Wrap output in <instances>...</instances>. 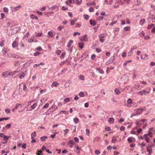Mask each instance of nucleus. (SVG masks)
Listing matches in <instances>:
<instances>
[{
    "mask_svg": "<svg viewBox=\"0 0 155 155\" xmlns=\"http://www.w3.org/2000/svg\"><path fill=\"white\" fill-rule=\"evenodd\" d=\"M143 111V109L140 108L135 110H134V112L135 113V115L137 114H140Z\"/></svg>",
    "mask_w": 155,
    "mask_h": 155,
    "instance_id": "1",
    "label": "nucleus"
},
{
    "mask_svg": "<svg viewBox=\"0 0 155 155\" xmlns=\"http://www.w3.org/2000/svg\"><path fill=\"white\" fill-rule=\"evenodd\" d=\"M10 74V73L7 71L3 73L2 74V76L4 78H5L7 77Z\"/></svg>",
    "mask_w": 155,
    "mask_h": 155,
    "instance_id": "2",
    "label": "nucleus"
},
{
    "mask_svg": "<svg viewBox=\"0 0 155 155\" xmlns=\"http://www.w3.org/2000/svg\"><path fill=\"white\" fill-rule=\"evenodd\" d=\"M148 58V55L146 54H142L141 56V58L143 59H147Z\"/></svg>",
    "mask_w": 155,
    "mask_h": 155,
    "instance_id": "3",
    "label": "nucleus"
},
{
    "mask_svg": "<svg viewBox=\"0 0 155 155\" xmlns=\"http://www.w3.org/2000/svg\"><path fill=\"white\" fill-rule=\"evenodd\" d=\"M18 45V42L15 41H14L12 44V47L13 48H15Z\"/></svg>",
    "mask_w": 155,
    "mask_h": 155,
    "instance_id": "4",
    "label": "nucleus"
},
{
    "mask_svg": "<svg viewBox=\"0 0 155 155\" xmlns=\"http://www.w3.org/2000/svg\"><path fill=\"white\" fill-rule=\"evenodd\" d=\"M74 144V143L72 140H69L68 145H69V146L70 147H72Z\"/></svg>",
    "mask_w": 155,
    "mask_h": 155,
    "instance_id": "5",
    "label": "nucleus"
},
{
    "mask_svg": "<svg viewBox=\"0 0 155 155\" xmlns=\"http://www.w3.org/2000/svg\"><path fill=\"white\" fill-rule=\"evenodd\" d=\"M147 151L150 154H151L152 152V149L150 148V147H147Z\"/></svg>",
    "mask_w": 155,
    "mask_h": 155,
    "instance_id": "6",
    "label": "nucleus"
},
{
    "mask_svg": "<svg viewBox=\"0 0 155 155\" xmlns=\"http://www.w3.org/2000/svg\"><path fill=\"white\" fill-rule=\"evenodd\" d=\"M78 45L79 48L82 49L84 47V44L83 42H79L78 43Z\"/></svg>",
    "mask_w": 155,
    "mask_h": 155,
    "instance_id": "7",
    "label": "nucleus"
},
{
    "mask_svg": "<svg viewBox=\"0 0 155 155\" xmlns=\"http://www.w3.org/2000/svg\"><path fill=\"white\" fill-rule=\"evenodd\" d=\"M59 85V84L56 82H53L51 85V87H53L54 86L55 87H57Z\"/></svg>",
    "mask_w": 155,
    "mask_h": 155,
    "instance_id": "8",
    "label": "nucleus"
},
{
    "mask_svg": "<svg viewBox=\"0 0 155 155\" xmlns=\"http://www.w3.org/2000/svg\"><path fill=\"white\" fill-rule=\"evenodd\" d=\"M2 53L3 55L5 54L8 52V49L5 48H4L2 49Z\"/></svg>",
    "mask_w": 155,
    "mask_h": 155,
    "instance_id": "9",
    "label": "nucleus"
},
{
    "mask_svg": "<svg viewBox=\"0 0 155 155\" xmlns=\"http://www.w3.org/2000/svg\"><path fill=\"white\" fill-rule=\"evenodd\" d=\"M38 106V104L36 103H34L32 105H31V107L32 109H31L30 110H31L33 109H35L36 107Z\"/></svg>",
    "mask_w": 155,
    "mask_h": 155,
    "instance_id": "10",
    "label": "nucleus"
},
{
    "mask_svg": "<svg viewBox=\"0 0 155 155\" xmlns=\"http://www.w3.org/2000/svg\"><path fill=\"white\" fill-rule=\"evenodd\" d=\"M73 43V41L72 40H70L67 44V46L68 47H70L71 46V45Z\"/></svg>",
    "mask_w": 155,
    "mask_h": 155,
    "instance_id": "11",
    "label": "nucleus"
},
{
    "mask_svg": "<svg viewBox=\"0 0 155 155\" xmlns=\"http://www.w3.org/2000/svg\"><path fill=\"white\" fill-rule=\"evenodd\" d=\"M105 2L107 3V4L111 5L113 3V0H105Z\"/></svg>",
    "mask_w": 155,
    "mask_h": 155,
    "instance_id": "12",
    "label": "nucleus"
},
{
    "mask_svg": "<svg viewBox=\"0 0 155 155\" xmlns=\"http://www.w3.org/2000/svg\"><path fill=\"white\" fill-rule=\"evenodd\" d=\"M20 64V62L18 61H16L14 63V65L15 66H18Z\"/></svg>",
    "mask_w": 155,
    "mask_h": 155,
    "instance_id": "13",
    "label": "nucleus"
},
{
    "mask_svg": "<svg viewBox=\"0 0 155 155\" xmlns=\"http://www.w3.org/2000/svg\"><path fill=\"white\" fill-rule=\"evenodd\" d=\"M74 0H68L66 2V4L68 6L70 5Z\"/></svg>",
    "mask_w": 155,
    "mask_h": 155,
    "instance_id": "14",
    "label": "nucleus"
},
{
    "mask_svg": "<svg viewBox=\"0 0 155 155\" xmlns=\"http://www.w3.org/2000/svg\"><path fill=\"white\" fill-rule=\"evenodd\" d=\"M21 5H19L14 7L13 9L15 11H17L21 8Z\"/></svg>",
    "mask_w": 155,
    "mask_h": 155,
    "instance_id": "15",
    "label": "nucleus"
},
{
    "mask_svg": "<svg viewBox=\"0 0 155 155\" xmlns=\"http://www.w3.org/2000/svg\"><path fill=\"white\" fill-rule=\"evenodd\" d=\"M30 18L32 19H35L36 20H38V18L36 16L34 15H31L30 16Z\"/></svg>",
    "mask_w": 155,
    "mask_h": 155,
    "instance_id": "16",
    "label": "nucleus"
},
{
    "mask_svg": "<svg viewBox=\"0 0 155 155\" xmlns=\"http://www.w3.org/2000/svg\"><path fill=\"white\" fill-rule=\"evenodd\" d=\"M89 22L90 23V24L93 26H94L96 25L95 22L94 20H90Z\"/></svg>",
    "mask_w": 155,
    "mask_h": 155,
    "instance_id": "17",
    "label": "nucleus"
},
{
    "mask_svg": "<svg viewBox=\"0 0 155 155\" xmlns=\"http://www.w3.org/2000/svg\"><path fill=\"white\" fill-rule=\"evenodd\" d=\"M10 137V136L7 137L6 136H4V137H3V140L4 141H6V143L7 142L8 139Z\"/></svg>",
    "mask_w": 155,
    "mask_h": 155,
    "instance_id": "18",
    "label": "nucleus"
},
{
    "mask_svg": "<svg viewBox=\"0 0 155 155\" xmlns=\"http://www.w3.org/2000/svg\"><path fill=\"white\" fill-rule=\"evenodd\" d=\"M97 70L98 72L101 74H103L104 73V71L101 69H100V68H98L97 69Z\"/></svg>",
    "mask_w": 155,
    "mask_h": 155,
    "instance_id": "19",
    "label": "nucleus"
},
{
    "mask_svg": "<svg viewBox=\"0 0 155 155\" xmlns=\"http://www.w3.org/2000/svg\"><path fill=\"white\" fill-rule=\"evenodd\" d=\"M132 62V61L130 60L129 61H125V62L124 64L123 65L124 66H125L127 65V64L128 63L131 62Z\"/></svg>",
    "mask_w": 155,
    "mask_h": 155,
    "instance_id": "20",
    "label": "nucleus"
},
{
    "mask_svg": "<svg viewBox=\"0 0 155 155\" xmlns=\"http://www.w3.org/2000/svg\"><path fill=\"white\" fill-rule=\"evenodd\" d=\"M145 19L144 18H142L140 22V24L141 25H143L144 23L145 22Z\"/></svg>",
    "mask_w": 155,
    "mask_h": 155,
    "instance_id": "21",
    "label": "nucleus"
},
{
    "mask_svg": "<svg viewBox=\"0 0 155 155\" xmlns=\"http://www.w3.org/2000/svg\"><path fill=\"white\" fill-rule=\"evenodd\" d=\"M82 39L84 41H87L88 40V38L87 35H84L83 36V38Z\"/></svg>",
    "mask_w": 155,
    "mask_h": 155,
    "instance_id": "22",
    "label": "nucleus"
},
{
    "mask_svg": "<svg viewBox=\"0 0 155 155\" xmlns=\"http://www.w3.org/2000/svg\"><path fill=\"white\" fill-rule=\"evenodd\" d=\"M47 137L45 136H43L41 137V141H45L46 139H47Z\"/></svg>",
    "mask_w": 155,
    "mask_h": 155,
    "instance_id": "23",
    "label": "nucleus"
},
{
    "mask_svg": "<svg viewBox=\"0 0 155 155\" xmlns=\"http://www.w3.org/2000/svg\"><path fill=\"white\" fill-rule=\"evenodd\" d=\"M31 139H33L36 136V134L35 132V131L34 133H31Z\"/></svg>",
    "mask_w": 155,
    "mask_h": 155,
    "instance_id": "24",
    "label": "nucleus"
},
{
    "mask_svg": "<svg viewBox=\"0 0 155 155\" xmlns=\"http://www.w3.org/2000/svg\"><path fill=\"white\" fill-rule=\"evenodd\" d=\"M114 119L112 118H109L108 120V122L109 123H112L114 122Z\"/></svg>",
    "mask_w": 155,
    "mask_h": 155,
    "instance_id": "25",
    "label": "nucleus"
},
{
    "mask_svg": "<svg viewBox=\"0 0 155 155\" xmlns=\"http://www.w3.org/2000/svg\"><path fill=\"white\" fill-rule=\"evenodd\" d=\"M25 74L24 73H22V74L20 75L19 76V78L22 79L25 76Z\"/></svg>",
    "mask_w": 155,
    "mask_h": 155,
    "instance_id": "26",
    "label": "nucleus"
},
{
    "mask_svg": "<svg viewBox=\"0 0 155 155\" xmlns=\"http://www.w3.org/2000/svg\"><path fill=\"white\" fill-rule=\"evenodd\" d=\"M34 41V38L32 37H31L28 40V42L29 43H31L33 42Z\"/></svg>",
    "mask_w": 155,
    "mask_h": 155,
    "instance_id": "27",
    "label": "nucleus"
},
{
    "mask_svg": "<svg viewBox=\"0 0 155 155\" xmlns=\"http://www.w3.org/2000/svg\"><path fill=\"white\" fill-rule=\"evenodd\" d=\"M70 101V98L69 97H67L65 99L64 101L65 103H68Z\"/></svg>",
    "mask_w": 155,
    "mask_h": 155,
    "instance_id": "28",
    "label": "nucleus"
},
{
    "mask_svg": "<svg viewBox=\"0 0 155 155\" xmlns=\"http://www.w3.org/2000/svg\"><path fill=\"white\" fill-rule=\"evenodd\" d=\"M65 55V52H63L62 53L61 56H60V58L62 59H63L64 58Z\"/></svg>",
    "mask_w": 155,
    "mask_h": 155,
    "instance_id": "29",
    "label": "nucleus"
},
{
    "mask_svg": "<svg viewBox=\"0 0 155 155\" xmlns=\"http://www.w3.org/2000/svg\"><path fill=\"white\" fill-rule=\"evenodd\" d=\"M119 3L118 1H117L116 3L115 4V6L114 8H118L119 6Z\"/></svg>",
    "mask_w": 155,
    "mask_h": 155,
    "instance_id": "30",
    "label": "nucleus"
},
{
    "mask_svg": "<svg viewBox=\"0 0 155 155\" xmlns=\"http://www.w3.org/2000/svg\"><path fill=\"white\" fill-rule=\"evenodd\" d=\"M18 72H19V71L16 70V71H14L11 72L10 73V74H11L12 75H13L15 74L16 73H18Z\"/></svg>",
    "mask_w": 155,
    "mask_h": 155,
    "instance_id": "31",
    "label": "nucleus"
},
{
    "mask_svg": "<svg viewBox=\"0 0 155 155\" xmlns=\"http://www.w3.org/2000/svg\"><path fill=\"white\" fill-rule=\"evenodd\" d=\"M73 120L75 123L77 124L79 122V119L78 118H75L73 119Z\"/></svg>",
    "mask_w": 155,
    "mask_h": 155,
    "instance_id": "32",
    "label": "nucleus"
},
{
    "mask_svg": "<svg viewBox=\"0 0 155 155\" xmlns=\"http://www.w3.org/2000/svg\"><path fill=\"white\" fill-rule=\"evenodd\" d=\"M48 35L51 38H52L54 36L53 34L51 31H49L48 33Z\"/></svg>",
    "mask_w": 155,
    "mask_h": 155,
    "instance_id": "33",
    "label": "nucleus"
},
{
    "mask_svg": "<svg viewBox=\"0 0 155 155\" xmlns=\"http://www.w3.org/2000/svg\"><path fill=\"white\" fill-rule=\"evenodd\" d=\"M142 91H143V94H145V95H147V94H148L149 93H150V91H147L145 90H143Z\"/></svg>",
    "mask_w": 155,
    "mask_h": 155,
    "instance_id": "34",
    "label": "nucleus"
},
{
    "mask_svg": "<svg viewBox=\"0 0 155 155\" xmlns=\"http://www.w3.org/2000/svg\"><path fill=\"white\" fill-rule=\"evenodd\" d=\"M117 140L116 137H113V138L111 140V141L112 143H115Z\"/></svg>",
    "mask_w": 155,
    "mask_h": 155,
    "instance_id": "35",
    "label": "nucleus"
},
{
    "mask_svg": "<svg viewBox=\"0 0 155 155\" xmlns=\"http://www.w3.org/2000/svg\"><path fill=\"white\" fill-rule=\"evenodd\" d=\"M130 29V27L129 26L126 27L124 28V30L125 31H127Z\"/></svg>",
    "mask_w": 155,
    "mask_h": 155,
    "instance_id": "36",
    "label": "nucleus"
},
{
    "mask_svg": "<svg viewBox=\"0 0 155 155\" xmlns=\"http://www.w3.org/2000/svg\"><path fill=\"white\" fill-rule=\"evenodd\" d=\"M154 25V24H152L150 25H149L148 26L147 28L148 29H151L153 27Z\"/></svg>",
    "mask_w": 155,
    "mask_h": 155,
    "instance_id": "37",
    "label": "nucleus"
},
{
    "mask_svg": "<svg viewBox=\"0 0 155 155\" xmlns=\"http://www.w3.org/2000/svg\"><path fill=\"white\" fill-rule=\"evenodd\" d=\"M79 95L81 97H83L84 96V94L83 92H81L79 94Z\"/></svg>",
    "mask_w": 155,
    "mask_h": 155,
    "instance_id": "38",
    "label": "nucleus"
},
{
    "mask_svg": "<svg viewBox=\"0 0 155 155\" xmlns=\"http://www.w3.org/2000/svg\"><path fill=\"white\" fill-rule=\"evenodd\" d=\"M49 104L48 103H46L45 105L43 106V108H46L48 107Z\"/></svg>",
    "mask_w": 155,
    "mask_h": 155,
    "instance_id": "39",
    "label": "nucleus"
},
{
    "mask_svg": "<svg viewBox=\"0 0 155 155\" xmlns=\"http://www.w3.org/2000/svg\"><path fill=\"white\" fill-rule=\"evenodd\" d=\"M133 52V51L130 50V51L129 52L128 54V56H130L132 54Z\"/></svg>",
    "mask_w": 155,
    "mask_h": 155,
    "instance_id": "40",
    "label": "nucleus"
},
{
    "mask_svg": "<svg viewBox=\"0 0 155 155\" xmlns=\"http://www.w3.org/2000/svg\"><path fill=\"white\" fill-rule=\"evenodd\" d=\"M137 104L134 102H132L131 104V106L134 107H136L137 106Z\"/></svg>",
    "mask_w": 155,
    "mask_h": 155,
    "instance_id": "41",
    "label": "nucleus"
},
{
    "mask_svg": "<svg viewBox=\"0 0 155 155\" xmlns=\"http://www.w3.org/2000/svg\"><path fill=\"white\" fill-rule=\"evenodd\" d=\"M57 7V6L56 5L52 6L51 7L49 8V9L50 10H53L55 9V8Z\"/></svg>",
    "mask_w": 155,
    "mask_h": 155,
    "instance_id": "42",
    "label": "nucleus"
},
{
    "mask_svg": "<svg viewBox=\"0 0 155 155\" xmlns=\"http://www.w3.org/2000/svg\"><path fill=\"white\" fill-rule=\"evenodd\" d=\"M3 11L7 13L8 12V9L7 8L4 7L3 8Z\"/></svg>",
    "mask_w": 155,
    "mask_h": 155,
    "instance_id": "43",
    "label": "nucleus"
},
{
    "mask_svg": "<svg viewBox=\"0 0 155 155\" xmlns=\"http://www.w3.org/2000/svg\"><path fill=\"white\" fill-rule=\"evenodd\" d=\"M142 131V128H140L137 131V134H139L141 133Z\"/></svg>",
    "mask_w": 155,
    "mask_h": 155,
    "instance_id": "44",
    "label": "nucleus"
},
{
    "mask_svg": "<svg viewBox=\"0 0 155 155\" xmlns=\"http://www.w3.org/2000/svg\"><path fill=\"white\" fill-rule=\"evenodd\" d=\"M148 134H145L143 137H141V138L142 139H144V138L145 139L146 138H148V137H147V136H148Z\"/></svg>",
    "mask_w": 155,
    "mask_h": 155,
    "instance_id": "45",
    "label": "nucleus"
},
{
    "mask_svg": "<svg viewBox=\"0 0 155 155\" xmlns=\"http://www.w3.org/2000/svg\"><path fill=\"white\" fill-rule=\"evenodd\" d=\"M127 55V53L125 51H124L122 54V56L123 57H126Z\"/></svg>",
    "mask_w": 155,
    "mask_h": 155,
    "instance_id": "46",
    "label": "nucleus"
},
{
    "mask_svg": "<svg viewBox=\"0 0 155 155\" xmlns=\"http://www.w3.org/2000/svg\"><path fill=\"white\" fill-rule=\"evenodd\" d=\"M5 111L7 114H9L10 112V110L9 109H6Z\"/></svg>",
    "mask_w": 155,
    "mask_h": 155,
    "instance_id": "47",
    "label": "nucleus"
},
{
    "mask_svg": "<svg viewBox=\"0 0 155 155\" xmlns=\"http://www.w3.org/2000/svg\"><path fill=\"white\" fill-rule=\"evenodd\" d=\"M86 134L88 136L89 135L90 133V130L88 129H86Z\"/></svg>",
    "mask_w": 155,
    "mask_h": 155,
    "instance_id": "48",
    "label": "nucleus"
},
{
    "mask_svg": "<svg viewBox=\"0 0 155 155\" xmlns=\"http://www.w3.org/2000/svg\"><path fill=\"white\" fill-rule=\"evenodd\" d=\"M61 53V51L60 50H58L56 51V53L58 55H59Z\"/></svg>",
    "mask_w": 155,
    "mask_h": 155,
    "instance_id": "49",
    "label": "nucleus"
},
{
    "mask_svg": "<svg viewBox=\"0 0 155 155\" xmlns=\"http://www.w3.org/2000/svg\"><path fill=\"white\" fill-rule=\"evenodd\" d=\"M132 137H129L127 139V140L129 143H130L132 141Z\"/></svg>",
    "mask_w": 155,
    "mask_h": 155,
    "instance_id": "50",
    "label": "nucleus"
},
{
    "mask_svg": "<svg viewBox=\"0 0 155 155\" xmlns=\"http://www.w3.org/2000/svg\"><path fill=\"white\" fill-rule=\"evenodd\" d=\"M81 0L79 1L78 0H77L76 1V3L77 4L80 5L81 3Z\"/></svg>",
    "mask_w": 155,
    "mask_h": 155,
    "instance_id": "51",
    "label": "nucleus"
},
{
    "mask_svg": "<svg viewBox=\"0 0 155 155\" xmlns=\"http://www.w3.org/2000/svg\"><path fill=\"white\" fill-rule=\"evenodd\" d=\"M21 104H17L15 107V109H17Z\"/></svg>",
    "mask_w": 155,
    "mask_h": 155,
    "instance_id": "52",
    "label": "nucleus"
},
{
    "mask_svg": "<svg viewBox=\"0 0 155 155\" xmlns=\"http://www.w3.org/2000/svg\"><path fill=\"white\" fill-rule=\"evenodd\" d=\"M115 92L117 94H118L120 93V91L117 89H116L115 90Z\"/></svg>",
    "mask_w": 155,
    "mask_h": 155,
    "instance_id": "53",
    "label": "nucleus"
},
{
    "mask_svg": "<svg viewBox=\"0 0 155 155\" xmlns=\"http://www.w3.org/2000/svg\"><path fill=\"white\" fill-rule=\"evenodd\" d=\"M70 21H71V25H73L75 23V21L74 20H70Z\"/></svg>",
    "mask_w": 155,
    "mask_h": 155,
    "instance_id": "54",
    "label": "nucleus"
},
{
    "mask_svg": "<svg viewBox=\"0 0 155 155\" xmlns=\"http://www.w3.org/2000/svg\"><path fill=\"white\" fill-rule=\"evenodd\" d=\"M95 5V2H92V3H90L89 4H87V5H88L89 6Z\"/></svg>",
    "mask_w": 155,
    "mask_h": 155,
    "instance_id": "55",
    "label": "nucleus"
},
{
    "mask_svg": "<svg viewBox=\"0 0 155 155\" xmlns=\"http://www.w3.org/2000/svg\"><path fill=\"white\" fill-rule=\"evenodd\" d=\"M79 78L80 79L82 80H84V76L82 75H80L79 76Z\"/></svg>",
    "mask_w": 155,
    "mask_h": 155,
    "instance_id": "56",
    "label": "nucleus"
},
{
    "mask_svg": "<svg viewBox=\"0 0 155 155\" xmlns=\"http://www.w3.org/2000/svg\"><path fill=\"white\" fill-rule=\"evenodd\" d=\"M75 25H76L77 27H80V26H81V22L76 23L75 24Z\"/></svg>",
    "mask_w": 155,
    "mask_h": 155,
    "instance_id": "57",
    "label": "nucleus"
},
{
    "mask_svg": "<svg viewBox=\"0 0 155 155\" xmlns=\"http://www.w3.org/2000/svg\"><path fill=\"white\" fill-rule=\"evenodd\" d=\"M61 9L63 10H65L68 9V7L67 6L65 7L63 6L62 7Z\"/></svg>",
    "mask_w": 155,
    "mask_h": 155,
    "instance_id": "58",
    "label": "nucleus"
},
{
    "mask_svg": "<svg viewBox=\"0 0 155 155\" xmlns=\"http://www.w3.org/2000/svg\"><path fill=\"white\" fill-rule=\"evenodd\" d=\"M127 104H132V101L131 99H128L127 101Z\"/></svg>",
    "mask_w": 155,
    "mask_h": 155,
    "instance_id": "59",
    "label": "nucleus"
},
{
    "mask_svg": "<svg viewBox=\"0 0 155 155\" xmlns=\"http://www.w3.org/2000/svg\"><path fill=\"white\" fill-rule=\"evenodd\" d=\"M1 19L2 20H3V19L4 18V17H5V15L4 13H1Z\"/></svg>",
    "mask_w": 155,
    "mask_h": 155,
    "instance_id": "60",
    "label": "nucleus"
},
{
    "mask_svg": "<svg viewBox=\"0 0 155 155\" xmlns=\"http://www.w3.org/2000/svg\"><path fill=\"white\" fill-rule=\"evenodd\" d=\"M84 18L86 20H88L89 18V16L87 15H84Z\"/></svg>",
    "mask_w": 155,
    "mask_h": 155,
    "instance_id": "61",
    "label": "nucleus"
},
{
    "mask_svg": "<svg viewBox=\"0 0 155 155\" xmlns=\"http://www.w3.org/2000/svg\"><path fill=\"white\" fill-rule=\"evenodd\" d=\"M136 48H137V46H134L131 47L130 50L133 51L134 49H136Z\"/></svg>",
    "mask_w": 155,
    "mask_h": 155,
    "instance_id": "62",
    "label": "nucleus"
},
{
    "mask_svg": "<svg viewBox=\"0 0 155 155\" xmlns=\"http://www.w3.org/2000/svg\"><path fill=\"white\" fill-rule=\"evenodd\" d=\"M64 28V27L61 26H60L57 29L59 30V31H61V29Z\"/></svg>",
    "mask_w": 155,
    "mask_h": 155,
    "instance_id": "63",
    "label": "nucleus"
},
{
    "mask_svg": "<svg viewBox=\"0 0 155 155\" xmlns=\"http://www.w3.org/2000/svg\"><path fill=\"white\" fill-rule=\"evenodd\" d=\"M151 32L153 33H155V26L153 27L152 29Z\"/></svg>",
    "mask_w": 155,
    "mask_h": 155,
    "instance_id": "64",
    "label": "nucleus"
}]
</instances>
